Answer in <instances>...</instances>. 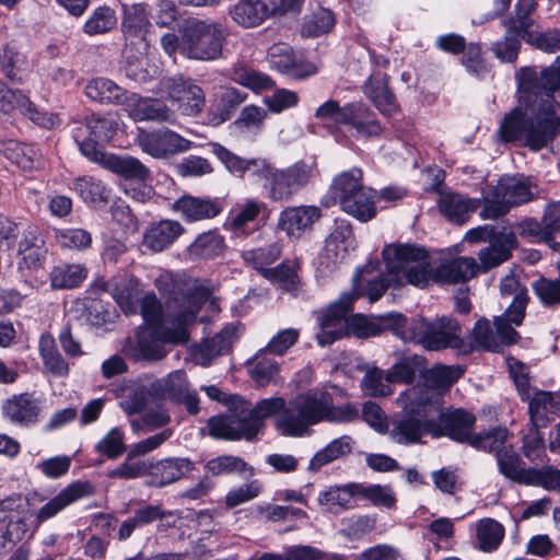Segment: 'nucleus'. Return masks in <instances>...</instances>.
Listing matches in <instances>:
<instances>
[{
	"mask_svg": "<svg viewBox=\"0 0 560 560\" xmlns=\"http://www.w3.org/2000/svg\"><path fill=\"white\" fill-rule=\"evenodd\" d=\"M435 425L431 419L420 420L408 416L393 423L389 431L392 439L399 444H412L421 440L424 432L432 431Z\"/></svg>",
	"mask_w": 560,
	"mask_h": 560,
	"instance_id": "473e14b6",
	"label": "nucleus"
},
{
	"mask_svg": "<svg viewBox=\"0 0 560 560\" xmlns=\"http://www.w3.org/2000/svg\"><path fill=\"white\" fill-rule=\"evenodd\" d=\"M72 188L89 203H107L110 199V189L93 176H83L73 180Z\"/></svg>",
	"mask_w": 560,
	"mask_h": 560,
	"instance_id": "8fccbe9b",
	"label": "nucleus"
},
{
	"mask_svg": "<svg viewBox=\"0 0 560 560\" xmlns=\"http://www.w3.org/2000/svg\"><path fill=\"white\" fill-rule=\"evenodd\" d=\"M14 109H19L23 115L36 120L37 110L30 98L20 90L9 89L0 80V112L9 114Z\"/></svg>",
	"mask_w": 560,
	"mask_h": 560,
	"instance_id": "de8ad7c7",
	"label": "nucleus"
},
{
	"mask_svg": "<svg viewBox=\"0 0 560 560\" xmlns=\"http://www.w3.org/2000/svg\"><path fill=\"white\" fill-rule=\"evenodd\" d=\"M231 77L238 84L254 91L267 90L272 85V81L267 74L240 62L231 69Z\"/></svg>",
	"mask_w": 560,
	"mask_h": 560,
	"instance_id": "13d9d810",
	"label": "nucleus"
},
{
	"mask_svg": "<svg viewBox=\"0 0 560 560\" xmlns=\"http://www.w3.org/2000/svg\"><path fill=\"white\" fill-rule=\"evenodd\" d=\"M560 90V56L538 74L534 68L521 69L518 92L525 107L513 108L503 118L499 133L505 142H518L534 151L546 147L560 132L553 96Z\"/></svg>",
	"mask_w": 560,
	"mask_h": 560,
	"instance_id": "f257e3e1",
	"label": "nucleus"
},
{
	"mask_svg": "<svg viewBox=\"0 0 560 560\" xmlns=\"http://www.w3.org/2000/svg\"><path fill=\"white\" fill-rule=\"evenodd\" d=\"M210 434L214 438L226 440H253L262 429L253 405L246 400H240L230 416L212 417L208 421Z\"/></svg>",
	"mask_w": 560,
	"mask_h": 560,
	"instance_id": "6e6552de",
	"label": "nucleus"
},
{
	"mask_svg": "<svg viewBox=\"0 0 560 560\" xmlns=\"http://www.w3.org/2000/svg\"><path fill=\"white\" fill-rule=\"evenodd\" d=\"M229 30L219 22L190 20L182 30V55L197 61L223 57Z\"/></svg>",
	"mask_w": 560,
	"mask_h": 560,
	"instance_id": "423d86ee",
	"label": "nucleus"
},
{
	"mask_svg": "<svg viewBox=\"0 0 560 560\" xmlns=\"http://www.w3.org/2000/svg\"><path fill=\"white\" fill-rule=\"evenodd\" d=\"M115 122L94 115L85 119H73L70 122L71 135L81 153L90 161L125 178L136 182L139 188H126V194L132 199L144 202L152 195V188L147 185L151 179V171L139 159L130 155H115L103 151L102 144L108 142L115 135Z\"/></svg>",
	"mask_w": 560,
	"mask_h": 560,
	"instance_id": "7ed1b4c3",
	"label": "nucleus"
},
{
	"mask_svg": "<svg viewBox=\"0 0 560 560\" xmlns=\"http://www.w3.org/2000/svg\"><path fill=\"white\" fill-rule=\"evenodd\" d=\"M468 444L476 450L493 453L495 456L500 450L511 444L510 433L506 428L494 427L483 432L474 433Z\"/></svg>",
	"mask_w": 560,
	"mask_h": 560,
	"instance_id": "49530a36",
	"label": "nucleus"
},
{
	"mask_svg": "<svg viewBox=\"0 0 560 560\" xmlns=\"http://www.w3.org/2000/svg\"><path fill=\"white\" fill-rule=\"evenodd\" d=\"M226 248L224 237L211 230L199 234L188 247V253L194 259H214L221 256Z\"/></svg>",
	"mask_w": 560,
	"mask_h": 560,
	"instance_id": "4c0bfd02",
	"label": "nucleus"
},
{
	"mask_svg": "<svg viewBox=\"0 0 560 560\" xmlns=\"http://www.w3.org/2000/svg\"><path fill=\"white\" fill-rule=\"evenodd\" d=\"M314 174L315 165L305 161H298L281 170L273 167L268 176V183L265 185L269 198L273 201H290L311 182Z\"/></svg>",
	"mask_w": 560,
	"mask_h": 560,
	"instance_id": "1a4fd4ad",
	"label": "nucleus"
},
{
	"mask_svg": "<svg viewBox=\"0 0 560 560\" xmlns=\"http://www.w3.org/2000/svg\"><path fill=\"white\" fill-rule=\"evenodd\" d=\"M439 208L451 222L463 224L472 212L480 208V199L469 198L457 192H447L441 196Z\"/></svg>",
	"mask_w": 560,
	"mask_h": 560,
	"instance_id": "7c9ffc66",
	"label": "nucleus"
},
{
	"mask_svg": "<svg viewBox=\"0 0 560 560\" xmlns=\"http://www.w3.org/2000/svg\"><path fill=\"white\" fill-rule=\"evenodd\" d=\"M358 498L365 499L376 506L392 509L396 504V497L388 486L358 483Z\"/></svg>",
	"mask_w": 560,
	"mask_h": 560,
	"instance_id": "69168bd1",
	"label": "nucleus"
},
{
	"mask_svg": "<svg viewBox=\"0 0 560 560\" xmlns=\"http://www.w3.org/2000/svg\"><path fill=\"white\" fill-rule=\"evenodd\" d=\"M269 61L280 72L303 79L316 73V67L311 62L298 59L291 47L284 44L273 45L268 51Z\"/></svg>",
	"mask_w": 560,
	"mask_h": 560,
	"instance_id": "393cba45",
	"label": "nucleus"
},
{
	"mask_svg": "<svg viewBox=\"0 0 560 560\" xmlns=\"http://www.w3.org/2000/svg\"><path fill=\"white\" fill-rule=\"evenodd\" d=\"M342 115V125L350 126L358 138L370 139L383 132L376 114L363 102L346 104Z\"/></svg>",
	"mask_w": 560,
	"mask_h": 560,
	"instance_id": "f3484780",
	"label": "nucleus"
},
{
	"mask_svg": "<svg viewBox=\"0 0 560 560\" xmlns=\"http://www.w3.org/2000/svg\"><path fill=\"white\" fill-rule=\"evenodd\" d=\"M173 209L187 222L211 220L223 211L219 198L184 195L173 203Z\"/></svg>",
	"mask_w": 560,
	"mask_h": 560,
	"instance_id": "aec40b11",
	"label": "nucleus"
},
{
	"mask_svg": "<svg viewBox=\"0 0 560 560\" xmlns=\"http://www.w3.org/2000/svg\"><path fill=\"white\" fill-rule=\"evenodd\" d=\"M298 269V262L283 261L280 265L264 271V278L271 283L278 284L285 291H296L300 285Z\"/></svg>",
	"mask_w": 560,
	"mask_h": 560,
	"instance_id": "5fc2aeb1",
	"label": "nucleus"
},
{
	"mask_svg": "<svg viewBox=\"0 0 560 560\" xmlns=\"http://www.w3.org/2000/svg\"><path fill=\"white\" fill-rule=\"evenodd\" d=\"M357 417L355 408L350 405L337 407L329 393L316 389L284 400V408L273 424L283 436H304L319 422H350Z\"/></svg>",
	"mask_w": 560,
	"mask_h": 560,
	"instance_id": "39448f33",
	"label": "nucleus"
},
{
	"mask_svg": "<svg viewBox=\"0 0 560 560\" xmlns=\"http://www.w3.org/2000/svg\"><path fill=\"white\" fill-rule=\"evenodd\" d=\"M355 301L352 293H342L338 301L317 314L320 331L316 339L320 346H328L347 335L349 329L348 313Z\"/></svg>",
	"mask_w": 560,
	"mask_h": 560,
	"instance_id": "9b49d317",
	"label": "nucleus"
},
{
	"mask_svg": "<svg viewBox=\"0 0 560 560\" xmlns=\"http://www.w3.org/2000/svg\"><path fill=\"white\" fill-rule=\"evenodd\" d=\"M425 365L427 360L422 355H405L387 370L386 380L393 383H412L417 373H423Z\"/></svg>",
	"mask_w": 560,
	"mask_h": 560,
	"instance_id": "c03bdc74",
	"label": "nucleus"
},
{
	"mask_svg": "<svg viewBox=\"0 0 560 560\" xmlns=\"http://www.w3.org/2000/svg\"><path fill=\"white\" fill-rule=\"evenodd\" d=\"M504 537V527L492 518H485L477 526V541L483 551H493Z\"/></svg>",
	"mask_w": 560,
	"mask_h": 560,
	"instance_id": "bf43d9fd",
	"label": "nucleus"
},
{
	"mask_svg": "<svg viewBox=\"0 0 560 560\" xmlns=\"http://www.w3.org/2000/svg\"><path fill=\"white\" fill-rule=\"evenodd\" d=\"M383 258L386 264L387 275H380L373 279H365L361 276L353 277V291L355 300L366 296L371 303L378 301L389 287L399 288L408 281L400 278V273L390 270L388 261L385 257V248L383 249Z\"/></svg>",
	"mask_w": 560,
	"mask_h": 560,
	"instance_id": "a211bd4d",
	"label": "nucleus"
},
{
	"mask_svg": "<svg viewBox=\"0 0 560 560\" xmlns=\"http://www.w3.org/2000/svg\"><path fill=\"white\" fill-rule=\"evenodd\" d=\"M516 246V236L512 231L503 229L501 236L492 241L488 247L482 248L478 257L481 261L479 271L487 272L489 269L494 268L511 257V250Z\"/></svg>",
	"mask_w": 560,
	"mask_h": 560,
	"instance_id": "c85d7f7f",
	"label": "nucleus"
},
{
	"mask_svg": "<svg viewBox=\"0 0 560 560\" xmlns=\"http://www.w3.org/2000/svg\"><path fill=\"white\" fill-rule=\"evenodd\" d=\"M472 347L492 352H500V341L487 318L476 322L471 330Z\"/></svg>",
	"mask_w": 560,
	"mask_h": 560,
	"instance_id": "680f3d73",
	"label": "nucleus"
},
{
	"mask_svg": "<svg viewBox=\"0 0 560 560\" xmlns=\"http://www.w3.org/2000/svg\"><path fill=\"white\" fill-rule=\"evenodd\" d=\"M184 232L183 225L174 220L153 223L144 233L143 245L153 252H162Z\"/></svg>",
	"mask_w": 560,
	"mask_h": 560,
	"instance_id": "2f4dec72",
	"label": "nucleus"
},
{
	"mask_svg": "<svg viewBox=\"0 0 560 560\" xmlns=\"http://www.w3.org/2000/svg\"><path fill=\"white\" fill-rule=\"evenodd\" d=\"M166 323L171 326H140L125 343V352L136 361H160L167 355L166 345L186 343L188 327L196 320L202 304L210 298L203 287L184 290L173 283L167 291Z\"/></svg>",
	"mask_w": 560,
	"mask_h": 560,
	"instance_id": "f03ea898",
	"label": "nucleus"
},
{
	"mask_svg": "<svg viewBox=\"0 0 560 560\" xmlns=\"http://www.w3.org/2000/svg\"><path fill=\"white\" fill-rule=\"evenodd\" d=\"M498 187L505 198L509 209L528 202L534 196L529 183L514 177L501 178L498 182Z\"/></svg>",
	"mask_w": 560,
	"mask_h": 560,
	"instance_id": "864d4df0",
	"label": "nucleus"
},
{
	"mask_svg": "<svg viewBox=\"0 0 560 560\" xmlns=\"http://www.w3.org/2000/svg\"><path fill=\"white\" fill-rule=\"evenodd\" d=\"M236 330L235 326L228 325L212 338L205 339L199 347L201 364L208 365L211 359L228 351L237 336Z\"/></svg>",
	"mask_w": 560,
	"mask_h": 560,
	"instance_id": "a19ab883",
	"label": "nucleus"
},
{
	"mask_svg": "<svg viewBox=\"0 0 560 560\" xmlns=\"http://www.w3.org/2000/svg\"><path fill=\"white\" fill-rule=\"evenodd\" d=\"M268 352L260 349L248 362L250 377L259 385L276 382L280 368L276 360L268 358Z\"/></svg>",
	"mask_w": 560,
	"mask_h": 560,
	"instance_id": "603ef678",
	"label": "nucleus"
},
{
	"mask_svg": "<svg viewBox=\"0 0 560 560\" xmlns=\"http://www.w3.org/2000/svg\"><path fill=\"white\" fill-rule=\"evenodd\" d=\"M55 238L61 247L69 249L82 250L92 244L91 233L84 229H57Z\"/></svg>",
	"mask_w": 560,
	"mask_h": 560,
	"instance_id": "338daca9",
	"label": "nucleus"
},
{
	"mask_svg": "<svg viewBox=\"0 0 560 560\" xmlns=\"http://www.w3.org/2000/svg\"><path fill=\"white\" fill-rule=\"evenodd\" d=\"M212 152L231 173L243 176L245 172L262 176L268 183V176L273 167L264 159H243L219 143H212Z\"/></svg>",
	"mask_w": 560,
	"mask_h": 560,
	"instance_id": "b1692460",
	"label": "nucleus"
},
{
	"mask_svg": "<svg viewBox=\"0 0 560 560\" xmlns=\"http://www.w3.org/2000/svg\"><path fill=\"white\" fill-rule=\"evenodd\" d=\"M95 489L89 481H74L44 504L36 514V521L44 523L56 516L75 501L92 495Z\"/></svg>",
	"mask_w": 560,
	"mask_h": 560,
	"instance_id": "412c9836",
	"label": "nucleus"
},
{
	"mask_svg": "<svg viewBox=\"0 0 560 560\" xmlns=\"http://www.w3.org/2000/svg\"><path fill=\"white\" fill-rule=\"evenodd\" d=\"M188 389H190V385L186 373L183 370H177L166 377L153 382L150 393L156 397L168 398L174 401Z\"/></svg>",
	"mask_w": 560,
	"mask_h": 560,
	"instance_id": "37998d69",
	"label": "nucleus"
},
{
	"mask_svg": "<svg viewBox=\"0 0 560 560\" xmlns=\"http://www.w3.org/2000/svg\"><path fill=\"white\" fill-rule=\"evenodd\" d=\"M462 374L463 370L458 366L435 365L423 371L424 384L422 385L433 388L442 396V392L447 390Z\"/></svg>",
	"mask_w": 560,
	"mask_h": 560,
	"instance_id": "3c124183",
	"label": "nucleus"
},
{
	"mask_svg": "<svg viewBox=\"0 0 560 560\" xmlns=\"http://www.w3.org/2000/svg\"><path fill=\"white\" fill-rule=\"evenodd\" d=\"M353 248L354 237L351 225L345 221L337 222L326 240L325 257L336 267L345 260L349 250Z\"/></svg>",
	"mask_w": 560,
	"mask_h": 560,
	"instance_id": "cd10ccee",
	"label": "nucleus"
},
{
	"mask_svg": "<svg viewBox=\"0 0 560 560\" xmlns=\"http://www.w3.org/2000/svg\"><path fill=\"white\" fill-rule=\"evenodd\" d=\"M116 23L117 18L112 8L98 7L84 23L83 32L90 36L105 34L113 30Z\"/></svg>",
	"mask_w": 560,
	"mask_h": 560,
	"instance_id": "052dcab7",
	"label": "nucleus"
},
{
	"mask_svg": "<svg viewBox=\"0 0 560 560\" xmlns=\"http://www.w3.org/2000/svg\"><path fill=\"white\" fill-rule=\"evenodd\" d=\"M533 290L544 306L560 305V279L541 277L533 283Z\"/></svg>",
	"mask_w": 560,
	"mask_h": 560,
	"instance_id": "774afa93",
	"label": "nucleus"
},
{
	"mask_svg": "<svg viewBox=\"0 0 560 560\" xmlns=\"http://www.w3.org/2000/svg\"><path fill=\"white\" fill-rule=\"evenodd\" d=\"M40 410V401L30 393L13 395L1 406L2 417L21 427L37 423Z\"/></svg>",
	"mask_w": 560,
	"mask_h": 560,
	"instance_id": "dca6fc26",
	"label": "nucleus"
},
{
	"mask_svg": "<svg viewBox=\"0 0 560 560\" xmlns=\"http://www.w3.org/2000/svg\"><path fill=\"white\" fill-rule=\"evenodd\" d=\"M281 256V247L277 243L244 250L242 258L244 261L256 269L262 277L264 271L269 270V265L275 262Z\"/></svg>",
	"mask_w": 560,
	"mask_h": 560,
	"instance_id": "6e6d98bb",
	"label": "nucleus"
},
{
	"mask_svg": "<svg viewBox=\"0 0 560 560\" xmlns=\"http://www.w3.org/2000/svg\"><path fill=\"white\" fill-rule=\"evenodd\" d=\"M88 272V268L81 264H59L49 272L50 285L56 290L75 289L86 279Z\"/></svg>",
	"mask_w": 560,
	"mask_h": 560,
	"instance_id": "c9c22d12",
	"label": "nucleus"
},
{
	"mask_svg": "<svg viewBox=\"0 0 560 560\" xmlns=\"http://www.w3.org/2000/svg\"><path fill=\"white\" fill-rule=\"evenodd\" d=\"M138 144L144 153L154 159H167L188 151L191 141L175 131L162 128L141 132L138 137Z\"/></svg>",
	"mask_w": 560,
	"mask_h": 560,
	"instance_id": "f8f14e48",
	"label": "nucleus"
},
{
	"mask_svg": "<svg viewBox=\"0 0 560 560\" xmlns=\"http://www.w3.org/2000/svg\"><path fill=\"white\" fill-rule=\"evenodd\" d=\"M408 330L409 339L427 350L462 349L465 346L460 324L450 316H442L434 320L413 319Z\"/></svg>",
	"mask_w": 560,
	"mask_h": 560,
	"instance_id": "0eeeda50",
	"label": "nucleus"
},
{
	"mask_svg": "<svg viewBox=\"0 0 560 560\" xmlns=\"http://www.w3.org/2000/svg\"><path fill=\"white\" fill-rule=\"evenodd\" d=\"M530 422L536 431L545 428L560 410L558 396L550 392H537L529 400Z\"/></svg>",
	"mask_w": 560,
	"mask_h": 560,
	"instance_id": "72a5a7b5",
	"label": "nucleus"
},
{
	"mask_svg": "<svg viewBox=\"0 0 560 560\" xmlns=\"http://www.w3.org/2000/svg\"><path fill=\"white\" fill-rule=\"evenodd\" d=\"M0 151L23 170L38 168L43 165L42 156L34 145L8 140L0 143Z\"/></svg>",
	"mask_w": 560,
	"mask_h": 560,
	"instance_id": "58836bf2",
	"label": "nucleus"
},
{
	"mask_svg": "<svg viewBox=\"0 0 560 560\" xmlns=\"http://www.w3.org/2000/svg\"><path fill=\"white\" fill-rule=\"evenodd\" d=\"M353 445L354 441L349 435H342L332 440L312 457L308 469L316 471L323 466L349 455L352 452Z\"/></svg>",
	"mask_w": 560,
	"mask_h": 560,
	"instance_id": "79ce46f5",
	"label": "nucleus"
},
{
	"mask_svg": "<svg viewBox=\"0 0 560 560\" xmlns=\"http://www.w3.org/2000/svg\"><path fill=\"white\" fill-rule=\"evenodd\" d=\"M500 293L502 296H513L505 315L512 323L520 326L525 317V310L529 301L527 289L520 283L514 275H508L501 280Z\"/></svg>",
	"mask_w": 560,
	"mask_h": 560,
	"instance_id": "c756f323",
	"label": "nucleus"
},
{
	"mask_svg": "<svg viewBox=\"0 0 560 560\" xmlns=\"http://www.w3.org/2000/svg\"><path fill=\"white\" fill-rule=\"evenodd\" d=\"M195 463L186 457H168L150 464V481L152 487L162 488L171 485L188 472L195 470Z\"/></svg>",
	"mask_w": 560,
	"mask_h": 560,
	"instance_id": "5701e85b",
	"label": "nucleus"
},
{
	"mask_svg": "<svg viewBox=\"0 0 560 560\" xmlns=\"http://www.w3.org/2000/svg\"><path fill=\"white\" fill-rule=\"evenodd\" d=\"M495 459L499 466V471L508 479L515 482L526 485V480L529 478V472L533 468H525L524 463L514 451L512 444H509L505 448L500 450L495 455Z\"/></svg>",
	"mask_w": 560,
	"mask_h": 560,
	"instance_id": "ea45409f",
	"label": "nucleus"
},
{
	"mask_svg": "<svg viewBox=\"0 0 560 560\" xmlns=\"http://www.w3.org/2000/svg\"><path fill=\"white\" fill-rule=\"evenodd\" d=\"M85 95L100 103H113L127 106L131 93L105 78H96L85 85Z\"/></svg>",
	"mask_w": 560,
	"mask_h": 560,
	"instance_id": "f704fd0d",
	"label": "nucleus"
},
{
	"mask_svg": "<svg viewBox=\"0 0 560 560\" xmlns=\"http://www.w3.org/2000/svg\"><path fill=\"white\" fill-rule=\"evenodd\" d=\"M438 413V430H433L434 436L446 435L456 442L469 443L476 422L472 413L462 408H441Z\"/></svg>",
	"mask_w": 560,
	"mask_h": 560,
	"instance_id": "2eb2a0df",
	"label": "nucleus"
},
{
	"mask_svg": "<svg viewBox=\"0 0 560 560\" xmlns=\"http://www.w3.org/2000/svg\"><path fill=\"white\" fill-rule=\"evenodd\" d=\"M320 217L322 211L315 206L288 208L281 212L279 226L285 231L290 237H300V235L311 229Z\"/></svg>",
	"mask_w": 560,
	"mask_h": 560,
	"instance_id": "a878e982",
	"label": "nucleus"
},
{
	"mask_svg": "<svg viewBox=\"0 0 560 560\" xmlns=\"http://www.w3.org/2000/svg\"><path fill=\"white\" fill-rule=\"evenodd\" d=\"M390 77L383 71H373L363 82L361 89L364 96L386 117L400 110L397 97L389 86Z\"/></svg>",
	"mask_w": 560,
	"mask_h": 560,
	"instance_id": "ddd939ff",
	"label": "nucleus"
},
{
	"mask_svg": "<svg viewBox=\"0 0 560 560\" xmlns=\"http://www.w3.org/2000/svg\"><path fill=\"white\" fill-rule=\"evenodd\" d=\"M129 116L136 121H155L174 124L175 112L158 98L142 97L131 93L126 106Z\"/></svg>",
	"mask_w": 560,
	"mask_h": 560,
	"instance_id": "6ab92c4d",
	"label": "nucleus"
},
{
	"mask_svg": "<svg viewBox=\"0 0 560 560\" xmlns=\"http://www.w3.org/2000/svg\"><path fill=\"white\" fill-rule=\"evenodd\" d=\"M273 13H276L273 0H238L229 9L231 19L245 28L260 25Z\"/></svg>",
	"mask_w": 560,
	"mask_h": 560,
	"instance_id": "4be33fe9",
	"label": "nucleus"
},
{
	"mask_svg": "<svg viewBox=\"0 0 560 560\" xmlns=\"http://www.w3.org/2000/svg\"><path fill=\"white\" fill-rule=\"evenodd\" d=\"M205 469L208 476L213 477L245 472L252 477L255 474L254 467L249 466L243 458L233 455H220L211 458L206 463Z\"/></svg>",
	"mask_w": 560,
	"mask_h": 560,
	"instance_id": "09e8293b",
	"label": "nucleus"
},
{
	"mask_svg": "<svg viewBox=\"0 0 560 560\" xmlns=\"http://www.w3.org/2000/svg\"><path fill=\"white\" fill-rule=\"evenodd\" d=\"M339 206L346 213L362 222L373 219L376 214L374 191L370 188H365L359 191V194L352 195L350 198L339 203Z\"/></svg>",
	"mask_w": 560,
	"mask_h": 560,
	"instance_id": "a18cd8bd",
	"label": "nucleus"
},
{
	"mask_svg": "<svg viewBox=\"0 0 560 560\" xmlns=\"http://www.w3.org/2000/svg\"><path fill=\"white\" fill-rule=\"evenodd\" d=\"M393 382L386 380V373L378 368L369 369L361 382L363 392L372 397H384L393 393Z\"/></svg>",
	"mask_w": 560,
	"mask_h": 560,
	"instance_id": "e2e57ef3",
	"label": "nucleus"
},
{
	"mask_svg": "<svg viewBox=\"0 0 560 560\" xmlns=\"http://www.w3.org/2000/svg\"><path fill=\"white\" fill-rule=\"evenodd\" d=\"M522 32L516 30L506 28V34L503 39L497 40L492 44V51L501 61L513 62L516 60L521 47Z\"/></svg>",
	"mask_w": 560,
	"mask_h": 560,
	"instance_id": "0e129e2a",
	"label": "nucleus"
},
{
	"mask_svg": "<svg viewBox=\"0 0 560 560\" xmlns=\"http://www.w3.org/2000/svg\"><path fill=\"white\" fill-rule=\"evenodd\" d=\"M397 401L406 415L423 417L424 420L438 413L442 407V396L423 385L409 387L399 395Z\"/></svg>",
	"mask_w": 560,
	"mask_h": 560,
	"instance_id": "4468645a",
	"label": "nucleus"
},
{
	"mask_svg": "<svg viewBox=\"0 0 560 560\" xmlns=\"http://www.w3.org/2000/svg\"><path fill=\"white\" fill-rule=\"evenodd\" d=\"M149 15L143 3L122 4L121 31L125 38V54L135 49L132 56H145L148 54L150 39L148 38L151 27Z\"/></svg>",
	"mask_w": 560,
	"mask_h": 560,
	"instance_id": "9d476101",
	"label": "nucleus"
},
{
	"mask_svg": "<svg viewBox=\"0 0 560 560\" xmlns=\"http://www.w3.org/2000/svg\"><path fill=\"white\" fill-rule=\"evenodd\" d=\"M366 187L362 183V171L353 167L337 175L329 188V194L335 203H341L352 195L359 194Z\"/></svg>",
	"mask_w": 560,
	"mask_h": 560,
	"instance_id": "e433bc0d",
	"label": "nucleus"
},
{
	"mask_svg": "<svg viewBox=\"0 0 560 560\" xmlns=\"http://www.w3.org/2000/svg\"><path fill=\"white\" fill-rule=\"evenodd\" d=\"M358 482L330 486L318 494V503L332 514L357 508Z\"/></svg>",
	"mask_w": 560,
	"mask_h": 560,
	"instance_id": "bb28decb",
	"label": "nucleus"
},
{
	"mask_svg": "<svg viewBox=\"0 0 560 560\" xmlns=\"http://www.w3.org/2000/svg\"><path fill=\"white\" fill-rule=\"evenodd\" d=\"M385 257L390 270L400 273L408 284L425 288L430 282L458 283L475 277L479 265L472 257H457L434 270L429 255L416 244H397L385 247Z\"/></svg>",
	"mask_w": 560,
	"mask_h": 560,
	"instance_id": "20e7f679",
	"label": "nucleus"
},
{
	"mask_svg": "<svg viewBox=\"0 0 560 560\" xmlns=\"http://www.w3.org/2000/svg\"><path fill=\"white\" fill-rule=\"evenodd\" d=\"M479 199L481 207L479 215L483 220H495L510 211L505 198L499 191L498 184L483 191L482 197Z\"/></svg>",
	"mask_w": 560,
	"mask_h": 560,
	"instance_id": "4d7b16f0",
	"label": "nucleus"
}]
</instances>
